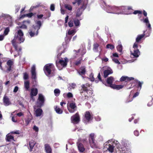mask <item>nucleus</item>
<instances>
[{
	"label": "nucleus",
	"mask_w": 153,
	"mask_h": 153,
	"mask_svg": "<svg viewBox=\"0 0 153 153\" xmlns=\"http://www.w3.org/2000/svg\"><path fill=\"white\" fill-rule=\"evenodd\" d=\"M91 86L89 83H86L85 84H82L81 86V89L79 90V92L81 95H82L84 92H86L87 94L89 96L85 95L84 100H88L91 97V95L93 94V91L92 88H89Z\"/></svg>",
	"instance_id": "obj_1"
},
{
	"label": "nucleus",
	"mask_w": 153,
	"mask_h": 153,
	"mask_svg": "<svg viewBox=\"0 0 153 153\" xmlns=\"http://www.w3.org/2000/svg\"><path fill=\"white\" fill-rule=\"evenodd\" d=\"M23 35L24 34L22 30H19L16 34H15L13 39L11 41L12 45L16 51L18 50V46L16 42H17L19 43L23 42L25 40L23 37Z\"/></svg>",
	"instance_id": "obj_2"
},
{
	"label": "nucleus",
	"mask_w": 153,
	"mask_h": 153,
	"mask_svg": "<svg viewBox=\"0 0 153 153\" xmlns=\"http://www.w3.org/2000/svg\"><path fill=\"white\" fill-rule=\"evenodd\" d=\"M106 6V11L108 13L119 14L123 13L124 12L123 10L125 9V7H117L109 5Z\"/></svg>",
	"instance_id": "obj_3"
},
{
	"label": "nucleus",
	"mask_w": 153,
	"mask_h": 153,
	"mask_svg": "<svg viewBox=\"0 0 153 153\" xmlns=\"http://www.w3.org/2000/svg\"><path fill=\"white\" fill-rule=\"evenodd\" d=\"M36 23V25H33L29 31V34L31 37L38 35V30L42 25L41 22L40 20L37 21Z\"/></svg>",
	"instance_id": "obj_4"
},
{
	"label": "nucleus",
	"mask_w": 153,
	"mask_h": 153,
	"mask_svg": "<svg viewBox=\"0 0 153 153\" xmlns=\"http://www.w3.org/2000/svg\"><path fill=\"white\" fill-rule=\"evenodd\" d=\"M64 59V60L60 59L59 61H56V66L59 70L62 69L63 68L65 67L67 65L68 62V59L67 57H65Z\"/></svg>",
	"instance_id": "obj_5"
},
{
	"label": "nucleus",
	"mask_w": 153,
	"mask_h": 153,
	"mask_svg": "<svg viewBox=\"0 0 153 153\" xmlns=\"http://www.w3.org/2000/svg\"><path fill=\"white\" fill-rule=\"evenodd\" d=\"M88 140L90 145L92 148H97V146L95 142L94 138V134L93 133L91 134L88 137Z\"/></svg>",
	"instance_id": "obj_6"
},
{
	"label": "nucleus",
	"mask_w": 153,
	"mask_h": 153,
	"mask_svg": "<svg viewBox=\"0 0 153 153\" xmlns=\"http://www.w3.org/2000/svg\"><path fill=\"white\" fill-rule=\"evenodd\" d=\"M13 62L10 59L6 63V65L5 66V69L4 71L7 73H9L12 71L13 68Z\"/></svg>",
	"instance_id": "obj_7"
},
{
	"label": "nucleus",
	"mask_w": 153,
	"mask_h": 153,
	"mask_svg": "<svg viewBox=\"0 0 153 153\" xmlns=\"http://www.w3.org/2000/svg\"><path fill=\"white\" fill-rule=\"evenodd\" d=\"M45 98L42 94H39L37 101V106L39 108H41L44 105Z\"/></svg>",
	"instance_id": "obj_8"
},
{
	"label": "nucleus",
	"mask_w": 153,
	"mask_h": 153,
	"mask_svg": "<svg viewBox=\"0 0 153 153\" xmlns=\"http://www.w3.org/2000/svg\"><path fill=\"white\" fill-rule=\"evenodd\" d=\"M54 66L52 64H48L46 65L44 68V71L45 74L46 73L48 75H50L51 73V70L53 69Z\"/></svg>",
	"instance_id": "obj_9"
},
{
	"label": "nucleus",
	"mask_w": 153,
	"mask_h": 153,
	"mask_svg": "<svg viewBox=\"0 0 153 153\" xmlns=\"http://www.w3.org/2000/svg\"><path fill=\"white\" fill-rule=\"evenodd\" d=\"M71 122L74 124H77L80 121V117L79 113L77 112L71 117Z\"/></svg>",
	"instance_id": "obj_10"
},
{
	"label": "nucleus",
	"mask_w": 153,
	"mask_h": 153,
	"mask_svg": "<svg viewBox=\"0 0 153 153\" xmlns=\"http://www.w3.org/2000/svg\"><path fill=\"white\" fill-rule=\"evenodd\" d=\"M77 71L79 75L83 77L86 72V67L85 66H82L77 70Z\"/></svg>",
	"instance_id": "obj_11"
},
{
	"label": "nucleus",
	"mask_w": 153,
	"mask_h": 153,
	"mask_svg": "<svg viewBox=\"0 0 153 153\" xmlns=\"http://www.w3.org/2000/svg\"><path fill=\"white\" fill-rule=\"evenodd\" d=\"M31 79L33 81H36V68L35 65H33L31 68Z\"/></svg>",
	"instance_id": "obj_12"
},
{
	"label": "nucleus",
	"mask_w": 153,
	"mask_h": 153,
	"mask_svg": "<svg viewBox=\"0 0 153 153\" xmlns=\"http://www.w3.org/2000/svg\"><path fill=\"white\" fill-rule=\"evenodd\" d=\"M93 119V116L89 111H86L85 114V118L84 119V122H89Z\"/></svg>",
	"instance_id": "obj_13"
},
{
	"label": "nucleus",
	"mask_w": 153,
	"mask_h": 153,
	"mask_svg": "<svg viewBox=\"0 0 153 153\" xmlns=\"http://www.w3.org/2000/svg\"><path fill=\"white\" fill-rule=\"evenodd\" d=\"M69 107H68V109L70 113H74L76 110V106L74 102L71 103L69 104Z\"/></svg>",
	"instance_id": "obj_14"
},
{
	"label": "nucleus",
	"mask_w": 153,
	"mask_h": 153,
	"mask_svg": "<svg viewBox=\"0 0 153 153\" xmlns=\"http://www.w3.org/2000/svg\"><path fill=\"white\" fill-rule=\"evenodd\" d=\"M134 78L133 77H129L127 76H123L120 78V80L121 82L125 81V82H127L134 80Z\"/></svg>",
	"instance_id": "obj_15"
},
{
	"label": "nucleus",
	"mask_w": 153,
	"mask_h": 153,
	"mask_svg": "<svg viewBox=\"0 0 153 153\" xmlns=\"http://www.w3.org/2000/svg\"><path fill=\"white\" fill-rule=\"evenodd\" d=\"M38 90L37 88H33L30 90V95L33 97V96H36L37 94Z\"/></svg>",
	"instance_id": "obj_16"
},
{
	"label": "nucleus",
	"mask_w": 153,
	"mask_h": 153,
	"mask_svg": "<svg viewBox=\"0 0 153 153\" xmlns=\"http://www.w3.org/2000/svg\"><path fill=\"white\" fill-rule=\"evenodd\" d=\"M3 101L4 105L5 106L9 105L11 104L9 99L6 96H4L3 97Z\"/></svg>",
	"instance_id": "obj_17"
},
{
	"label": "nucleus",
	"mask_w": 153,
	"mask_h": 153,
	"mask_svg": "<svg viewBox=\"0 0 153 153\" xmlns=\"http://www.w3.org/2000/svg\"><path fill=\"white\" fill-rule=\"evenodd\" d=\"M113 73V71L111 69L105 70L103 71V77L105 78L108 75L112 74Z\"/></svg>",
	"instance_id": "obj_18"
},
{
	"label": "nucleus",
	"mask_w": 153,
	"mask_h": 153,
	"mask_svg": "<svg viewBox=\"0 0 153 153\" xmlns=\"http://www.w3.org/2000/svg\"><path fill=\"white\" fill-rule=\"evenodd\" d=\"M30 23V20L24 21L23 22V24L20 26V28L23 29H27V25H29Z\"/></svg>",
	"instance_id": "obj_19"
},
{
	"label": "nucleus",
	"mask_w": 153,
	"mask_h": 153,
	"mask_svg": "<svg viewBox=\"0 0 153 153\" xmlns=\"http://www.w3.org/2000/svg\"><path fill=\"white\" fill-rule=\"evenodd\" d=\"M77 144L79 151L82 152H84L85 150V148L84 147L83 144L79 143V142H77Z\"/></svg>",
	"instance_id": "obj_20"
},
{
	"label": "nucleus",
	"mask_w": 153,
	"mask_h": 153,
	"mask_svg": "<svg viewBox=\"0 0 153 153\" xmlns=\"http://www.w3.org/2000/svg\"><path fill=\"white\" fill-rule=\"evenodd\" d=\"M45 148L47 153H52V149L48 144H46L45 145Z\"/></svg>",
	"instance_id": "obj_21"
},
{
	"label": "nucleus",
	"mask_w": 153,
	"mask_h": 153,
	"mask_svg": "<svg viewBox=\"0 0 153 153\" xmlns=\"http://www.w3.org/2000/svg\"><path fill=\"white\" fill-rule=\"evenodd\" d=\"M118 45L117 47V50L118 51L120 52V54H122L123 47L120 41H118Z\"/></svg>",
	"instance_id": "obj_22"
},
{
	"label": "nucleus",
	"mask_w": 153,
	"mask_h": 153,
	"mask_svg": "<svg viewBox=\"0 0 153 153\" xmlns=\"http://www.w3.org/2000/svg\"><path fill=\"white\" fill-rule=\"evenodd\" d=\"M110 87L114 89L117 90H120L123 87V85H116L115 84H113L110 86Z\"/></svg>",
	"instance_id": "obj_23"
},
{
	"label": "nucleus",
	"mask_w": 153,
	"mask_h": 153,
	"mask_svg": "<svg viewBox=\"0 0 153 153\" xmlns=\"http://www.w3.org/2000/svg\"><path fill=\"white\" fill-rule=\"evenodd\" d=\"M131 54L134 57H137L139 56L140 54V51L138 49H134L133 53L131 51Z\"/></svg>",
	"instance_id": "obj_24"
},
{
	"label": "nucleus",
	"mask_w": 153,
	"mask_h": 153,
	"mask_svg": "<svg viewBox=\"0 0 153 153\" xmlns=\"http://www.w3.org/2000/svg\"><path fill=\"white\" fill-rule=\"evenodd\" d=\"M114 80V78L112 76H111L108 78L107 79L106 82L109 85H110V86H111V85H113V84H112V83L113 81Z\"/></svg>",
	"instance_id": "obj_25"
},
{
	"label": "nucleus",
	"mask_w": 153,
	"mask_h": 153,
	"mask_svg": "<svg viewBox=\"0 0 153 153\" xmlns=\"http://www.w3.org/2000/svg\"><path fill=\"white\" fill-rule=\"evenodd\" d=\"M42 112L43 111L40 108L37 109L35 111L36 116V117L40 116L42 114Z\"/></svg>",
	"instance_id": "obj_26"
},
{
	"label": "nucleus",
	"mask_w": 153,
	"mask_h": 153,
	"mask_svg": "<svg viewBox=\"0 0 153 153\" xmlns=\"http://www.w3.org/2000/svg\"><path fill=\"white\" fill-rule=\"evenodd\" d=\"M30 84L29 81H26L24 82V87L26 91H29Z\"/></svg>",
	"instance_id": "obj_27"
},
{
	"label": "nucleus",
	"mask_w": 153,
	"mask_h": 153,
	"mask_svg": "<svg viewBox=\"0 0 153 153\" xmlns=\"http://www.w3.org/2000/svg\"><path fill=\"white\" fill-rule=\"evenodd\" d=\"M6 140L7 141L10 142L12 140H14V137L12 135L8 134L6 136Z\"/></svg>",
	"instance_id": "obj_28"
},
{
	"label": "nucleus",
	"mask_w": 153,
	"mask_h": 153,
	"mask_svg": "<svg viewBox=\"0 0 153 153\" xmlns=\"http://www.w3.org/2000/svg\"><path fill=\"white\" fill-rule=\"evenodd\" d=\"M35 143L34 140H31L29 142V145L30 147V152L32 151V149H33L34 145H35Z\"/></svg>",
	"instance_id": "obj_29"
},
{
	"label": "nucleus",
	"mask_w": 153,
	"mask_h": 153,
	"mask_svg": "<svg viewBox=\"0 0 153 153\" xmlns=\"http://www.w3.org/2000/svg\"><path fill=\"white\" fill-rule=\"evenodd\" d=\"M143 22L146 23V25L148 28H149V29L151 28V25L149 22L148 18L147 17L144 20Z\"/></svg>",
	"instance_id": "obj_30"
},
{
	"label": "nucleus",
	"mask_w": 153,
	"mask_h": 153,
	"mask_svg": "<svg viewBox=\"0 0 153 153\" xmlns=\"http://www.w3.org/2000/svg\"><path fill=\"white\" fill-rule=\"evenodd\" d=\"M6 146H5L3 145L0 146V153H4L6 152L5 149Z\"/></svg>",
	"instance_id": "obj_31"
},
{
	"label": "nucleus",
	"mask_w": 153,
	"mask_h": 153,
	"mask_svg": "<svg viewBox=\"0 0 153 153\" xmlns=\"http://www.w3.org/2000/svg\"><path fill=\"white\" fill-rule=\"evenodd\" d=\"M132 13H133V14L135 15L137 14H141L142 13V11L140 10H136L134 11V12H133L132 11H130V13H127V14H131Z\"/></svg>",
	"instance_id": "obj_32"
},
{
	"label": "nucleus",
	"mask_w": 153,
	"mask_h": 153,
	"mask_svg": "<svg viewBox=\"0 0 153 153\" xmlns=\"http://www.w3.org/2000/svg\"><path fill=\"white\" fill-rule=\"evenodd\" d=\"M99 46V45L97 43H94L93 45V50L94 51L97 52L98 51V48Z\"/></svg>",
	"instance_id": "obj_33"
},
{
	"label": "nucleus",
	"mask_w": 153,
	"mask_h": 153,
	"mask_svg": "<svg viewBox=\"0 0 153 153\" xmlns=\"http://www.w3.org/2000/svg\"><path fill=\"white\" fill-rule=\"evenodd\" d=\"M108 150L111 152H112L114 151V146L113 145L109 144L108 145Z\"/></svg>",
	"instance_id": "obj_34"
},
{
	"label": "nucleus",
	"mask_w": 153,
	"mask_h": 153,
	"mask_svg": "<svg viewBox=\"0 0 153 153\" xmlns=\"http://www.w3.org/2000/svg\"><path fill=\"white\" fill-rule=\"evenodd\" d=\"M82 60V57L78 59L76 61L74 62V64L76 66H78L81 63V61Z\"/></svg>",
	"instance_id": "obj_35"
},
{
	"label": "nucleus",
	"mask_w": 153,
	"mask_h": 153,
	"mask_svg": "<svg viewBox=\"0 0 153 153\" xmlns=\"http://www.w3.org/2000/svg\"><path fill=\"white\" fill-rule=\"evenodd\" d=\"M144 36V34L138 35L136 39V42H138Z\"/></svg>",
	"instance_id": "obj_36"
},
{
	"label": "nucleus",
	"mask_w": 153,
	"mask_h": 153,
	"mask_svg": "<svg viewBox=\"0 0 153 153\" xmlns=\"http://www.w3.org/2000/svg\"><path fill=\"white\" fill-rule=\"evenodd\" d=\"M64 7L65 8L69 10H71L72 9V7L70 5L65 4L64 5Z\"/></svg>",
	"instance_id": "obj_37"
},
{
	"label": "nucleus",
	"mask_w": 153,
	"mask_h": 153,
	"mask_svg": "<svg viewBox=\"0 0 153 153\" xmlns=\"http://www.w3.org/2000/svg\"><path fill=\"white\" fill-rule=\"evenodd\" d=\"M55 110L56 112L59 114H62L63 112V111L61 110L60 108H58L57 107H56V108H55Z\"/></svg>",
	"instance_id": "obj_38"
},
{
	"label": "nucleus",
	"mask_w": 153,
	"mask_h": 153,
	"mask_svg": "<svg viewBox=\"0 0 153 153\" xmlns=\"http://www.w3.org/2000/svg\"><path fill=\"white\" fill-rule=\"evenodd\" d=\"M54 92L55 95L57 96L60 93V91L58 89H55L54 90Z\"/></svg>",
	"instance_id": "obj_39"
},
{
	"label": "nucleus",
	"mask_w": 153,
	"mask_h": 153,
	"mask_svg": "<svg viewBox=\"0 0 153 153\" xmlns=\"http://www.w3.org/2000/svg\"><path fill=\"white\" fill-rule=\"evenodd\" d=\"M136 83H138V85L137 86V87L138 88H140V89L141 88L142 84H143V82H140V81H138V80H135L134 81Z\"/></svg>",
	"instance_id": "obj_40"
},
{
	"label": "nucleus",
	"mask_w": 153,
	"mask_h": 153,
	"mask_svg": "<svg viewBox=\"0 0 153 153\" xmlns=\"http://www.w3.org/2000/svg\"><path fill=\"white\" fill-rule=\"evenodd\" d=\"M10 31V27H6L4 30V34L5 35H7L8 34V33Z\"/></svg>",
	"instance_id": "obj_41"
},
{
	"label": "nucleus",
	"mask_w": 153,
	"mask_h": 153,
	"mask_svg": "<svg viewBox=\"0 0 153 153\" xmlns=\"http://www.w3.org/2000/svg\"><path fill=\"white\" fill-rule=\"evenodd\" d=\"M106 48H110L111 50H112L114 48V46L113 45L108 44L106 45Z\"/></svg>",
	"instance_id": "obj_42"
},
{
	"label": "nucleus",
	"mask_w": 153,
	"mask_h": 153,
	"mask_svg": "<svg viewBox=\"0 0 153 153\" xmlns=\"http://www.w3.org/2000/svg\"><path fill=\"white\" fill-rule=\"evenodd\" d=\"M82 13V12L80 11L79 9L76 12V17H78L80 16Z\"/></svg>",
	"instance_id": "obj_43"
},
{
	"label": "nucleus",
	"mask_w": 153,
	"mask_h": 153,
	"mask_svg": "<svg viewBox=\"0 0 153 153\" xmlns=\"http://www.w3.org/2000/svg\"><path fill=\"white\" fill-rule=\"evenodd\" d=\"M80 141L82 142L83 143L85 144H87L88 143V140L87 138H85L83 139H79Z\"/></svg>",
	"instance_id": "obj_44"
},
{
	"label": "nucleus",
	"mask_w": 153,
	"mask_h": 153,
	"mask_svg": "<svg viewBox=\"0 0 153 153\" xmlns=\"http://www.w3.org/2000/svg\"><path fill=\"white\" fill-rule=\"evenodd\" d=\"M23 78L24 80L27 79L29 78L28 74L27 72L24 73Z\"/></svg>",
	"instance_id": "obj_45"
},
{
	"label": "nucleus",
	"mask_w": 153,
	"mask_h": 153,
	"mask_svg": "<svg viewBox=\"0 0 153 153\" xmlns=\"http://www.w3.org/2000/svg\"><path fill=\"white\" fill-rule=\"evenodd\" d=\"M89 77L91 81H94L95 79L94 77V74L92 73H91L90 74Z\"/></svg>",
	"instance_id": "obj_46"
},
{
	"label": "nucleus",
	"mask_w": 153,
	"mask_h": 153,
	"mask_svg": "<svg viewBox=\"0 0 153 153\" xmlns=\"http://www.w3.org/2000/svg\"><path fill=\"white\" fill-rule=\"evenodd\" d=\"M74 21L72 20H70L68 23V26L70 27H73L74 25Z\"/></svg>",
	"instance_id": "obj_47"
},
{
	"label": "nucleus",
	"mask_w": 153,
	"mask_h": 153,
	"mask_svg": "<svg viewBox=\"0 0 153 153\" xmlns=\"http://www.w3.org/2000/svg\"><path fill=\"white\" fill-rule=\"evenodd\" d=\"M75 33V30H69L68 32V34L69 35H74Z\"/></svg>",
	"instance_id": "obj_48"
},
{
	"label": "nucleus",
	"mask_w": 153,
	"mask_h": 153,
	"mask_svg": "<svg viewBox=\"0 0 153 153\" xmlns=\"http://www.w3.org/2000/svg\"><path fill=\"white\" fill-rule=\"evenodd\" d=\"M31 121V119L27 118L25 120V122L26 126H27Z\"/></svg>",
	"instance_id": "obj_49"
},
{
	"label": "nucleus",
	"mask_w": 153,
	"mask_h": 153,
	"mask_svg": "<svg viewBox=\"0 0 153 153\" xmlns=\"http://www.w3.org/2000/svg\"><path fill=\"white\" fill-rule=\"evenodd\" d=\"M74 25L76 26H79V22L78 19L76 20L74 22Z\"/></svg>",
	"instance_id": "obj_50"
},
{
	"label": "nucleus",
	"mask_w": 153,
	"mask_h": 153,
	"mask_svg": "<svg viewBox=\"0 0 153 153\" xmlns=\"http://www.w3.org/2000/svg\"><path fill=\"white\" fill-rule=\"evenodd\" d=\"M138 43L136 42L134 44L133 46V48H134V49H138Z\"/></svg>",
	"instance_id": "obj_51"
},
{
	"label": "nucleus",
	"mask_w": 153,
	"mask_h": 153,
	"mask_svg": "<svg viewBox=\"0 0 153 153\" xmlns=\"http://www.w3.org/2000/svg\"><path fill=\"white\" fill-rule=\"evenodd\" d=\"M33 15L34 14L33 13H30L26 14V16L29 18H31Z\"/></svg>",
	"instance_id": "obj_52"
},
{
	"label": "nucleus",
	"mask_w": 153,
	"mask_h": 153,
	"mask_svg": "<svg viewBox=\"0 0 153 153\" xmlns=\"http://www.w3.org/2000/svg\"><path fill=\"white\" fill-rule=\"evenodd\" d=\"M50 10L52 11H53L55 10V5L53 4H52L50 6Z\"/></svg>",
	"instance_id": "obj_53"
},
{
	"label": "nucleus",
	"mask_w": 153,
	"mask_h": 153,
	"mask_svg": "<svg viewBox=\"0 0 153 153\" xmlns=\"http://www.w3.org/2000/svg\"><path fill=\"white\" fill-rule=\"evenodd\" d=\"M112 60L115 63H117L118 64H120V62L117 59L115 58H113Z\"/></svg>",
	"instance_id": "obj_54"
},
{
	"label": "nucleus",
	"mask_w": 153,
	"mask_h": 153,
	"mask_svg": "<svg viewBox=\"0 0 153 153\" xmlns=\"http://www.w3.org/2000/svg\"><path fill=\"white\" fill-rule=\"evenodd\" d=\"M67 97L68 98H71V97H73V95L71 93H70V92H68L67 94Z\"/></svg>",
	"instance_id": "obj_55"
},
{
	"label": "nucleus",
	"mask_w": 153,
	"mask_h": 153,
	"mask_svg": "<svg viewBox=\"0 0 153 153\" xmlns=\"http://www.w3.org/2000/svg\"><path fill=\"white\" fill-rule=\"evenodd\" d=\"M43 16V14L37 15V18L39 19H41Z\"/></svg>",
	"instance_id": "obj_56"
},
{
	"label": "nucleus",
	"mask_w": 153,
	"mask_h": 153,
	"mask_svg": "<svg viewBox=\"0 0 153 153\" xmlns=\"http://www.w3.org/2000/svg\"><path fill=\"white\" fill-rule=\"evenodd\" d=\"M97 78L99 79V80L100 81H102V79L101 77V75L100 73H99L98 74V76H97Z\"/></svg>",
	"instance_id": "obj_57"
},
{
	"label": "nucleus",
	"mask_w": 153,
	"mask_h": 153,
	"mask_svg": "<svg viewBox=\"0 0 153 153\" xmlns=\"http://www.w3.org/2000/svg\"><path fill=\"white\" fill-rule=\"evenodd\" d=\"M153 103V101L152 100H151L147 104V105L149 106H150L152 105Z\"/></svg>",
	"instance_id": "obj_58"
},
{
	"label": "nucleus",
	"mask_w": 153,
	"mask_h": 153,
	"mask_svg": "<svg viewBox=\"0 0 153 153\" xmlns=\"http://www.w3.org/2000/svg\"><path fill=\"white\" fill-rule=\"evenodd\" d=\"M18 89H19V88L18 86H15L14 90H13V91L15 93L17 91H18Z\"/></svg>",
	"instance_id": "obj_59"
},
{
	"label": "nucleus",
	"mask_w": 153,
	"mask_h": 153,
	"mask_svg": "<svg viewBox=\"0 0 153 153\" xmlns=\"http://www.w3.org/2000/svg\"><path fill=\"white\" fill-rule=\"evenodd\" d=\"M134 134L136 136H137L139 135V132L137 130L135 131H134Z\"/></svg>",
	"instance_id": "obj_60"
},
{
	"label": "nucleus",
	"mask_w": 153,
	"mask_h": 153,
	"mask_svg": "<svg viewBox=\"0 0 153 153\" xmlns=\"http://www.w3.org/2000/svg\"><path fill=\"white\" fill-rule=\"evenodd\" d=\"M11 133L12 134H19V131H12Z\"/></svg>",
	"instance_id": "obj_61"
},
{
	"label": "nucleus",
	"mask_w": 153,
	"mask_h": 153,
	"mask_svg": "<svg viewBox=\"0 0 153 153\" xmlns=\"http://www.w3.org/2000/svg\"><path fill=\"white\" fill-rule=\"evenodd\" d=\"M33 129L34 130L36 131L37 132L38 131L39 129L36 126H33Z\"/></svg>",
	"instance_id": "obj_62"
},
{
	"label": "nucleus",
	"mask_w": 153,
	"mask_h": 153,
	"mask_svg": "<svg viewBox=\"0 0 153 153\" xmlns=\"http://www.w3.org/2000/svg\"><path fill=\"white\" fill-rule=\"evenodd\" d=\"M139 93L138 92H136V93H135L134 94V95L133 96V98L136 97H137V96L139 95Z\"/></svg>",
	"instance_id": "obj_63"
},
{
	"label": "nucleus",
	"mask_w": 153,
	"mask_h": 153,
	"mask_svg": "<svg viewBox=\"0 0 153 153\" xmlns=\"http://www.w3.org/2000/svg\"><path fill=\"white\" fill-rule=\"evenodd\" d=\"M16 8L15 9V13H17L20 9V7L19 6H16Z\"/></svg>",
	"instance_id": "obj_64"
}]
</instances>
